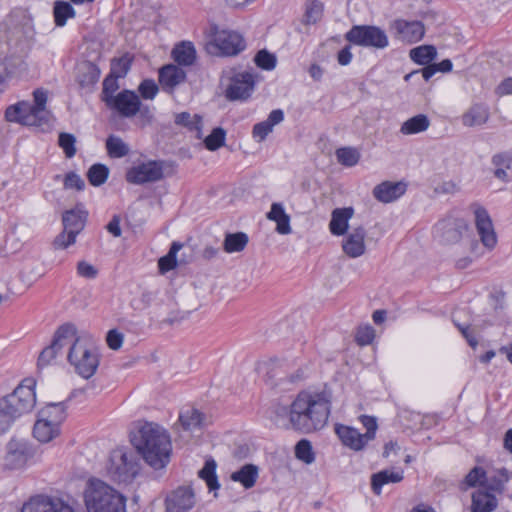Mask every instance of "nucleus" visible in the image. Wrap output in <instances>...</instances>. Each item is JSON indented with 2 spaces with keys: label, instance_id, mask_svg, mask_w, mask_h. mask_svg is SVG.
Here are the masks:
<instances>
[{
  "label": "nucleus",
  "instance_id": "nucleus-1",
  "mask_svg": "<svg viewBox=\"0 0 512 512\" xmlns=\"http://www.w3.org/2000/svg\"><path fill=\"white\" fill-rule=\"evenodd\" d=\"M330 403V395L325 391L319 393L302 391L289 408L279 407L276 413L288 416L294 430L310 433L324 427L330 414Z\"/></svg>",
  "mask_w": 512,
  "mask_h": 512
},
{
  "label": "nucleus",
  "instance_id": "nucleus-2",
  "mask_svg": "<svg viewBox=\"0 0 512 512\" xmlns=\"http://www.w3.org/2000/svg\"><path fill=\"white\" fill-rule=\"evenodd\" d=\"M132 442L145 462L154 469H162L169 463L172 451L170 435L159 424L143 423Z\"/></svg>",
  "mask_w": 512,
  "mask_h": 512
},
{
  "label": "nucleus",
  "instance_id": "nucleus-3",
  "mask_svg": "<svg viewBox=\"0 0 512 512\" xmlns=\"http://www.w3.org/2000/svg\"><path fill=\"white\" fill-rule=\"evenodd\" d=\"M34 103L21 101L7 107L5 119L8 122L25 126H34L42 131L50 130L53 126V115L46 108L47 91L36 89L33 92Z\"/></svg>",
  "mask_w": 512,
  "mask_h": 512
},
{
  "label": "nucleus",
  "instance_id": "nucleus-4",
  "mask_svg": "<svg viewBox=\"0 0 512 512\" xmlns=\"http://www.w3.org/2000/svg\"><path fill=\"white\" fill-rule=\"evenodd\" d=\"M35 381L24 379L12 393L0 399V434L6 433L14 421L29 413L36 404Z\"/></svg>",
  "mask_w": 512,
  "mask_h": 512
},
{
  "label": "nucleus",
  "instance_id": "nucleus-5",
  "mask_svg": "<svg viewBox=\"0 0 512 512\" xmlns=\"http://www.w3.org/2000/svg\"><path fill=\"white\" fill-rule=\"evenodd\" d=\"M84 502L88 512H126V497L97 478L87 481Z\"/></svg>",
  "mask_w": 512,
  "mask_h": 512
},
{
  "label": "nucleus",
  "instance_id": "nucleus-6",
  "mask_svg": "<svg viewBox=\"0 0 512 512\" xmlns=\"http://www.w3.org/2000/svg\"><path fill=\"white\" fill-rule=\"evenodd\" d=\"M67 345V359L75 371L85 379L92 377L99 365V354L92 338L78 336L72 325V336Z\"/></svg>",
  "mask_w": 512,
  "mask_h": 512
},
{
  "label": "nucleus",
  "instance_id": "nucleus-7",
  "mask_svg": "<svg viewBox=\"0 0 512 512\" xmlns=\"http://www.w3.org/2000/svg\"><path fill=\"white\" fill-rule=\"evenodd\" d=\"M66 419V407L63 402L49 403L38 414L33 427L34 437L42 443H48L60 434V426Z\"/></svg>",
  "mask_w": 512,
  "mask_h": 512
},
{
  "label": "nucleus",
  "instance_id": "nucleus-8",
  "mask_svg": "<svg viewBox=\"0 0 512 512\" xmlns=\"http://www.w3.org/2000/svg\"><path fill=\"white\" fill-rule=\"evenodd\" d=\"M139 472V464L132 452L115 450L111 453L107 473L119 483L131 482Z\"/></svg>",
  "mask_w": 512,
  "mask_h": 512
},
{
  "label": "nucleus",
  "instance_id": "nucleus-9",
  "mask_svg": "<svg viewBox=\"0 0 512 512\" xmlns=\"http://www.w3.org/2000/svg\"><path fill=\"white\" fill-rule=\"evenodd\" d=\"M345 39L357 46L383 49L388 46L386 33L377 26L355 25L346 34Z\"/></svg>",
  "mask_w": 512,
  "mask_h": 512
},
{
  "label": "nucleus",
  "instance_id": "nucleus-10",
  "mask_svg": "<svg viewBox=\"0 0 512 512\" xmlns=\"http://www.w3.org/2000/svg\"><path fill=\"white\" fill-rule=\"evenodd\" d=\"M255 88V75L249 71L235 73L226 88L225 97L230 101L247 100Z\"/></svg>",
  "mask_w": 512,
  "mask_h": 512
},
{
  "label": "nucleus",
  "instance_id": "nucleus-11",
  "mask_svg": "<svg viewBox=\"0 0 512 512\" xmlns=\"http://www.w3.org/2000/svg\"><path fill=\"white\" fill-rule=\"evenodd\" d=\"M21 512H75L74 509L61 498L48 495L32 496L22 506Z\"/></svg>",
  "mask_w": 512,
  "mask_h": 512
},
{
  "label": "nucleus",
  "instance_id": "nucleus-12",
  "mask_svg": "<svg viewBox=\"0 0 512 512\" xmlns=\"http://www.w3.org/2000/svg\"><path fill=\"white\" fill-rule=\"evenodd\" d=\"M163 177V166L158 161L140 163L130 168L126 174V180L131 184L141 185L157 182Z\"/></svg>",
  "mask_w": 512,
  "mask_h": 512
},
{
  "label": "nucleus",
  "instance_id": "nucleus-13",
  "mask_svg": "<svg viewBox=\"0 0 512 512\" xmlns=\"http://www.w3.org/2000/svg\"><path fill=\"white\" fill-rule=\"evenodd\" d=\"M139 96L131 90H122L115 97H109L106 100V106L116 111L121 117L132 118L137 115L139 110Z\"/></svg>",
  "mask_w": 512,
  "mask_h": 512
},
{
  "label": "nucleus",
  "instance_id": "nucleus-14",
  "mask_svg": "<svg viewBox=\"0 0 512 512\" xmlns=\"http://www.w3.org/2000/svg\"><path fill=\"white\" fill-rule=\"evenodd\" d=\"M72 336V324H64L55 332L54 339L50 346L42 350L38 358V366L45 367L69 344Z\"/></svg>",
  "mask_w": 512,
  "mask_h": 512
},
{
  "label": "nucleus",
  "instance_id": "nucleus-15",
  "mask_svg": "<svg viewBox=\"0 0 512 512\" xmlns=\"http://www.w3.org/2000/svg\"><path fill=\"white\" fill-rule=\"evenodd\" d=\"M213 43L219 53L225 56H234L245 49L244 38L235 31L219 30L215 32Z\"/></svg>",
  "mask_w": 512,
  "mask_h": 512
},
{
  "label": "nucleus",
  "instance_id": "nucleus-16",
  "mask_svg": "<svg viewBox=\"0 0 512 512\" xmlns=\"http://www.w3.org/2000/svg\"><path fill=\"white\" fill-rule=\"evenodd\" d=\"M475 224L482 244L492 250L497 244V236L494 231L492 220L485 208L480 205H473Z\"/></svg>",
  "mask_w": 512,
  "mask_h": 512
},
{
  "label": "nucleus",
  "instance_id": "nucleus-17",
  "mask_svg": "<svg viewBox=\"0 0 512 512\" xmlns=\"http://www.w3.org/2000/svg\"><path fill=\"white\" fill-rule=\"evenodd\" d=\"M196 503L195 494L190 487H178L165 500L166 512H187Z\"/></svg>",
  "mask_w": 512,
  "mask_h": 512
},
{
  "label": "nucleus",
  "instance_id": "nucleus-18",
  "mask_svg": "<svg viewBox=\"0 0 512 512\" xmlns=\"http://www.w3.org/2000/svg\"><path fill=\"white\" fill-rule=\"evenodd\" d=\"M342 240V250L350 258H358L366 252V230L363 226L354 227Z\"/></svg>",
  "mask_w": 512,
  "mask_h": 512
},
{
  "label": "nucleus",
  "instance_id": "nucleus-19",
  "mask_svg": "<svg viewBox=\"0 0 512 512\" xmlns=\"http://www.w3.org/2000/svg\"><path fill=\"white\" fill-rule=\"evenodd\" d=\"M28 457L29 452L26 443L11 439L6 447L4 466L10 470L23 468L27 463Z\"/></svg>",
  "mask_w": 512,
  "mask_h": 512
},
{
  "label": "nucleus",
  "instance_id": "nucleus-20",
  "mask_svg": "<svg viewBox=\"0 0 512 512\" xmlns=\"http://www.w3.org/2000/svg\"><path fill=\"white\" fill-rule=\"evenodd\" d=\"M393 28L395 29L396 36L399 40L410 44L420 41L425 34L423 23L416 20H396L393 23Z\"/></svg>",
  "mask_w": 512,
  "mask_h": 512
},
{
  "label": "nucleus",
  "instance_id": "nucleus-21",
  "mask_svg": "<svg viewBox=\"0 0 512 512\" xmlns=\"http://www.w3.org/2000/svg\"><path fill=\"white\" fill-rule=\"evenodd\" d=\"M335 432L342 444L354 451L363 450L368 443L365 436L353 427L337 424L335 426Z\"/></svg>",
  "mask_w": 512,
  "mask_h": 512
},
{
  "label": "nucleus",
  "instance_id": "nucleus-22",
  "mask_svg": "<svg viewBox=\"0 0 512 512\" xmlns=\"http://www.w3.org/2000/svg\"><path fill=\"white\" fill-rule=\"evenodd\" d=\"M406 191V185L402 182L385 181L373 189V196L380 202L390 203L400 198Z\"/></svg>",
  "mask_w": 512,
  "mask_h": 512
},
{
  "label": "nucleus",
  "instance_id": "nucleus-23",
  "mask_svg": "<svg viewBox=\"0 0 512 512\" xmlns=\"http://www.w3.org/2000/svg\"><path fill=\"white\" fill-rule=\"evenodd\" d=\"M489 118V107L484 103H474L463 113L461 122L465 127H476L486 124Z\"/></svg>",
  "mask_w": 512,
  "mask_h": 512
},
{
  "label": "nucleus",
  "instance_id": "nucleus-24",
  "mask_svg": "<svg viewBox=\"0 0 512 512\" xmlns=\"http://www.w3.org/2000/svg\"><path fill=\"white\" fill-rule=\"evenodd\" d=\"M186 79V72L173 64L163 66L159 70V82L166 91H172L177 85Z\"/></svg>",
  "mask_w": 512,
  "mask_h": 512
},
{
  "label": "nucleus",
  "instance_id": "nucleus-25",
  "mask_svg": "<svg viewBox=\"0 0 512 512\" xmlns=\"http://www.w3.org/2000/svg\"><path fill=\"white\" fill-rule=\"evenodd\" d=\"M354 215L352 207L336 208L331 213L329 229L335 236H343L347 233L349 220Z\"/></svg>",
  "mask_w": 512,
  "mask_h": 512
},
{
  "label": "nucleus",
  "instance_id": "nucleus-26",
  "mask_svg": "<svg viewBox=\"0 0 512 512\" xmlns=\"http://www.w3.org/2000/svg\"><path fill=\"white\" fill-rule=\"evenodd\" d=\"M26 69L22 57L11 55L0 61V85L6 83L14 76Z\"/></svg>",
  "mask_w": 512,
  "mask_h": 512
},
{
  "label": "nucleus",
  "instance_id": "nucleus-27",
  "mask_svg": "<svg viewBox=\"0 0 512 512\" xmlns=\"http://www.w3.org/2000/svg\"><path fill=\"white\" fill-rule=\"evenodd\" d=\"M86 217V212L80 209L68 210L62 217L63 228L71 232V236H77L85 227ZM71 240H73V237H71Z\"/></svg>",
  "mask_w": 512,
  "mask_h": 512
},
{
  "label": "nucleus",
  "instance_id": "nucleus-28",
  "mask_svg": "<svg viewBox=\"0 0 512 512\" xmlns=\"http://www.w3.org/2000/svg\"><path fill=\"white\" fill-rule=\"evenodd\" d=\"M101 71L92 62L86 61L77 67V82L82 88L93 87L100 78Z\"/></svg>",
  "mask_w": 512,
  "mask_h": 512
},
{
  "label": "nucleus",
  "instance_id": "nucleus-29",
  "mask_svg": "<svg viewBox=\"0 0 512 512\" xmlns=\"http://www.w3.org/2000/svg\"><path fill=\"white\" fill-rule=\"evenodd\" d=\"M284 119V113L281 109H275L270 112L267 120L259 122L253 127V137L258 141H263L269 133L272 132L273 127L281 123Z\"/></svg>",
  "mask_w": 512,
  "mask_h": 512
},
{
  "label": "nucleus",
  "instance_id": "nucleus-30",
  "mask_svg": "<svg viewBox=\"0 0 512 512\" xmlns=\"http://www.w3.org/2000/svg\"><path fill=\"white\" fill-rule=\"evenodd\" d=\"M403 480L402 471L382 470L371 476V489L376 495H380L382 487L389 483H399Z\"/></svg>",
  "mask_w": 512,
  "mask_h": 512
},
{
  "label": "nucleus",
  "instance_id": "nucleus-31",
  "mask_svg": "<svg viewBox=\"0 0 512 512\" xmlns=\"http://www.w3.org/2000/svg\"><path fill=\"white\" fill-rule=\"evenodd\" d=\"M266 217L276 222V231L279 234L287 235L291 233L290 216L285 212L281 203H273Z\"/></svg>",
  "mask_w": 512,
  "mask_h": 512
},
{
  "label": "nucleus",
  "instance_id": "nucleus-32",
  "mask_svg": "<svg viewBox=\"0 0 512 512\" xmlns=\"http://www.w3.org/2000/svg\"><path fill=\"white\" fill-rule=\"evenodd\" d=\"M497 505L496 497L489 492L478 490L472 495L471 512H492Z\"/></svg>",
  "mask_w": 512,
  "mask_h": 512
},
{
  "label": "nucleus",
  "instance_id": "nucleus-33",
  "mask_svg": "<svg viewBox=\"0 0 512 512\" xmlns=\"http://www.w3.org/2000/svg\"><path fill=\"white\" fill-rule=\"evenodd\" d=\"M230 478L234 482L241 483L244 488L250 489L257 481L258 467L254 464H245L238 471L233 472Z\"/></svg>",
  "mask_w": 512,
  "mask_h": 512
},
{
  "label": "nucleus",
  "instance_id": "nucleus-34",
  "mask_svg": "<svg viewBox=\"0 0 512 512\" xmlns=\"http://www.w3.org/2000/svg\"><path fill=\"white\" fill-rule=\"evenodd\" d=\"M174 122L183 126L189 131L196 132V138H202V117L198 114L191 115L189 112H181L175 115Z\"/></svg>",
  "mask_w": 512,
  "mask_h": 512
},
{
  "label": "nucleus",
  "instance_id": "nucleus-35",
  "mask_svg": "<svg viewBox=\"0 0 512 512\" xmlns=\"http://www.w3.org/2000/svg\"><path fill=\"white\" fill-rule=\"evenodd\" d=\"M204 419V415L195 408L183 409L179 414V422L183 429L188 431L202 427Z\"/></svg>",
  "mask_w": 512,
  "mask_h": 512
},
{
  "label": "nucleus",
  "instance_id": "nucleus-36",
  "mask_svg": "<svg viewBox=\"0 0 512 512\" xmlns=\"http://www.w3.org/2000/svg\"><path fill=\"white\" fill-rule=\"evenodd\" d=\"M429 126V118L425 114H418L403 122L400 127V132L403 135L418 134L426 131Z\"/></svg>",
  "mask_w": 512,
  "mask_h": 512
},
{
  "label": "nucleus",
  "instance_id": "nucleus-37",
  "mask_svg": "<svg viewBox=\"0 0 512 512\" xmlns=\"http://www.w3.org/2000/svg\"><path fill=\"white\" fill-rule=\"evenodd\" d=\"M172 55L179 65L190 66L196 59V50L191 42H182L173 49Z\"/></svg>",
  "mask_w": 512,
  "mask_h": 512
},
{
  "label": "nucleus",
  "instance_id": "nucleus-38",
  "mask_svg": "<svg viewBox=\"0 0 512 512\" xmlns=\"http://www.w3.org/2000/svg\"><path fill=\"white\" fill-rule=\"evenodd\" d=\"M410 58L419 65H427L437 56L433 45H422L410 50Z\"/></svg>",
  "mask_w": 512,
  "mask_h": 512
},
{
  "label": "nucleus",
  "instance_id": "nucleus-39",
  "mask_svg": "<svg viewBox=\"0 0 512 512\" xmlns=\"http://www.w3.org/2000/svg\"><path fill=\"white\" fill-rule=\"evenodd\" d=\"M248 241V236L244 232L229 233L225 236L223 247L227 253L240 252L244 250Z\"/></svg>",
  "mask_w": 512,
  "mask_h": 512
},
{
  "label": "nucleus",
  "instance_id": "nucleus-40",
  "mask_svg": "<svg viewBox=\"0 0 512 512\" xmlns=\"http://www.w3.org/2000/svg\"><path fill=\"white\" fill-rule=\"evenodd\" d=\"M216 462L213 459L206 460L203 468L198 472V475L203 479L210 491H215L220 488L218 478L216 475Z\"/></svg>",
  "mask_w": 512,
  "mask_h": 512
},
{
  "label": "nucleus",
  "instance_id": "nucleus-41",
  "mask_svg": "<svg viewBox=\"0 0 512 512\" xmlns=\"http://www.w3.org/2000/svg\"><path fill=\"white\" fill-rule=\"evenodd\" d=\"M53 15L56 26L62 27L68 19L75 17L76 12L70 3L56 1L54 3Z\"/></svg>",
  "mask_w": 512,
  "mask_h": 512
},
{
  "label": "nucleus",
  "instance_id": "nucleus-42",
  "mask_svg": "<svg viewBox=\"0 0 512 512\" xmlns=\"http://www.w3.org/2000/svg\"><path fill=\"white\" fill-rule=\"evenodd\" d=\"M106 150L111 158H122L129 154L130 148L120 137L110 135L106 139Z\"/></svg>",
  "mask_w": 512,
  "mask_h": 512
},
{
  "label": "nucleus",
  "instance_id": "nucleus-43",
  "mask_svg": "<svg viewBox=\"0 0 512 512\" xmlns=\"http://www.w3.org/2000/svg\"><path fill=\"white\" fill-rule=\"evenodd\" d=\"M182 247L181 243L173 242L169 252L158 260V268L161 274H165L177 266L176 255Z\"/></svg>",
  "mask_w": 512,
  "mask_h": 512
},
{
  "label": "nucleus",
  "instance_id": "nucleus-44",
  "mask_svg": "<svg viewBox=\"0 0 512 512\" xmlns=\"http://www.w3.org/2000/svg\"><path fill=\"white\" fill-rule=\"evenodd\" d=\"M512 479V472L505 468L499 469L493 476L487 477L486 488L494 492H502L504 485Z\"/></svg>",
  "mask_w": 512,
  "mask_h": 512
},
{
  "label": "nucleus",
  "instance_id": "nucleus-45",
  "mask_svg": "<svg viewBox=\"0 0 512 512\" xmlns=\"http://www.w3.org/2000/svg\"><path fill=\"white\" fill-rule=\"evenodd\" d=\"M109 176V169L104 164H93L88 172L87 178L91 185L93 186H101L104 184Z\"/></svg>",
  "mask_w": 512,
  "mask_h": 512
},
{
  "label": "nucleus",
  "instance_id": "nucleus-46",
  "mask_svg": "<svg viewBox=\"0 0 512 512\" xmlns=\"http://www.w3.org/2000/svg\"><path fill=\"white\" fill-rule=\"evenodd\" d=\"M336 157L340 164L352 167L358 163L360 154L355 148L344 147L336 150Z\"/></svg>",
  "mask_w": 512,
  "mask_h": 512
},
{
  "label": "nucleus",
  "instance_id": "nucleus-47",
  "mask_svg": "<svg viewBox=\"0 0 512 512\" xmlns=\"http://www.w3.org/2000/svg\"><path fill=\"white\" fill-rule=\"evenodd\" d=\"M324 6L318 0H312L306 5L305 24H315L323 16Z\"/></svg>",
  "mask_w": 512,
  "mask_h": 512
},
{
  "label": "nucleus",
  "instance_id": "nucleus-48",
  "mask_svg": "<svg viewBox=\"0 0 512 512\" xmlns=\"http://www.w3.org/2000/svg\"><path fill=\"white\" fill-rule=\"evenodd\" d=\"M225 137L226 132L223 128H214L204 140L205 147L210 151H215L225 144Z\"/></svg>",
  "mask_w": 512,
  "mask_h": 512
},
{
  "label": "nucleus",
  "instance_id": "nucleus-49",
  "mask_svg": "<svg viewBox=\"0 0 512 512\" xmlns=\"http://www.w3.org/2000/svg\"><path fill=\"white\" fill-rule=\"evenodd\" d=\"M463 483L468 487H475L477 485H481L486 488V483H487L486 471L482 467H479V466L474 467L466 475V477L463 480Z\"/></svg>",
  "mask_w": 512,
  "mask_h": 512
},
{
  "label": "nucleus",
  "instance_id": "nucleus-50",
  "mask_svg": "<svg viewBox=\"0 0 512 512\" xmlns=\"http://www.w3.org/2000/svg\"><path fill=\"white\" fill-rule=\"evenodd\" d=\"M295 455L299 460H302L307 464H310L315 460L311 443L306 439H302L296 444Z\"/></svg>",
  "mask_w": 512,
  "mask_h": 512
},
{
  "label": "nucleus",
  "instance_id": "nucleus-51",
  "mask_svg": "<svg viewBox=\"0 0 512 512\" xmlns=\"http://www.w3.org/2000/svg\"><path fill=\"white\" fill-rule=\"evenodd\" d=\"M58 144L63 149L67 158H72L76 154V138L73 134L62 132L59 134Z\"/></svg>",
  "mask_w": 512,
  "mask_h": 512
},
{
  "label": "nucleus",
  "instance_id": "nucleus-52",
  "mask_svg": "<svg viewBox=\"0 0 512 512\" xmlns=\"http://www.w3.org/2000/svg\"><path fill=\"white\" fill-rule=\"evenodd\" d=\"M118 79L119 77L111 73H109V75H107L104 79L101 98L105 104L109 97L116 96L115 92L119 89Z\"/></svg>",
  "mask_w": 512,
  "mask_h": 512
},
{
  "label": "nucleus",
  "instance_id": "nucleus-53",
  "mask_svg": "<svg viewBox=\"0 0 512 512\" xmlns=\"http://www.w3.org/2000/svg\"><path fill=\"white\" fill-rule=\"evenodd\" d=\"M130 66L131 59L127 55L118 59H113L111 62L110 73L119 78L125 77L130 69Z\"/></svg>",
  "mask_w": 512,
  "mask_h": 512
},
{
  "label": "nucleus",
  "instance_id": "nucleus-54",
  "mask_svg": "<svg viewBox=\"0 0 512 512\" xmlns=\"http://www.w3.org/2000/svg\"><path fill=\"white\" fill-rule=\"evenodd\" d=\"M276 57L274 54L266 50H260L255 56V63L258 67L264 70H272L276 66Z\"/></svg>",
  "mask_w": 512,
  "mask_h": 512
},
{
  "label": "nucleus",
  "instance_id": "nucleus-55",
  "mask_svg": "<svg viewBox=\"0 0 512 512\" xmlns=\"http://www.w3.org/2000/svg\"><path fill=\"white\" fill-rule=\"evenodd\" d=\"M138 91L142 98L146 100H153L156 97L159 88L154 80L145 79L140 83Z\"/></svg>",
  "mask_w": 512,
  "mask_h": 512
},
{
  "label": "nucleus",
  "instance_id": "nucleus-56",
  "mask_svg": "<svg viewBox=\"0 0 512 512\" xmlns=\"http://www.w3.org/2000/svg\"><path fill=\"white\" fill-rule=\"evenodd\" d=\"M375 337V331L372 326L367 325L363 327H359L356 332V342L361 345H368L370 344Z\"/></svg>",
  "mask_w": 512,
  "mask_h": 512
},
{
  "label": "nucleus",
  "instance_id": "nucleus-57",
  "mask_svg": "<svg viewBox=\"0 0 512 512\" xmlns=\"http://www.w3.org/2000/svg\"><path fill=\"white\" fill-rule=\"evenodd\" d=\"M360 421L362 425L366 428V433L363 435L367 439V441H371L375 438L376 430H377V422L376 419L372 416L362 415L360 417Z\"/></svg>",
  "mask_w": 512,
  "mask_h": 512
},
{
  "label": "nucleus",
  "instance_id": "nucleus-58",
  "mask_svg": "<svg viewBox=\"0 0 512 512\" xmlns=\"http://www.w3.org/2000/svg\"><path fill=\"white\" fill-rule=\"evenodd\" d=\"M71 237V232H68L63 228L62 233H60L53 241L54 248L66 249L69 246L73 245L76 241L77 236H73V240H71Z\"/></svg>",
  "mask_w": 512,
  "mask_h": 512
},
{
  "label": "nucleus",
  "instance_id": "nucleus-59",
  "mask_svg": "<svg viewBox=\"0 0 512 512\" xmlns=\"http://www.w3.org/2000/svg\"><path fill=\"white\" fill-rule=\"evenodd\" d=\"M64 187L66 189L75 188L76 190L81 191L85 187V182L78 174L69 172L64 178Z\"/></svg>",
  "mask_w": 512,
  "mask_h": 512
},
{
  "label": "nucleus",
  "instance_id": "nucleus-60",
  "mask_svg": "<svg viewBox=\"0 0 512 512\" xmlns=\"http://www.w3.org/2000/svg\"><path fill=\"white\" fill-rule=\"evenodd\" d=\"M77 273L81 277L94 279L97 277L98 270L86 261H79L77 264Z\"/></svg>",
  "mask_w": 512,
  "mask_h": 512
},
{
  "label": "nucleus",
  "instance_id": "nucleus-61",
  "mask_svg": "<svg viewBox=\"0 0 512 512\" xmlns=\"http://www.w3.org/2000/svg\"><path fill=\"white\" fill-rule=\"evenodd\" d=\"M492 163L497 168L509 169L512 163V156L506 152L495 154L492 158Z\"/></svg>",
  "mask_w": 512,
  "mask_h": 512
},
{
  "label": "nucleus",
  "instance_id": "nucleus-62",
  "mask_svg": "<svg viewBox=\"0 0 512 512\" xmlns=\"http://www.w3.org/2000/svg\"><path fill=\"white\" fill-rule=\"evenodd\" d=\"M107 344L109 348L113 350H117L122 346L123 343V335L116 330H110L107 333L106 337Z\"/></svg>",
  "mask_w": 512,
  "mask_h": 512
},
{
  "label": "nucleus",
  "instance_id": "nucleus-63",
  "mask_svg": "<svg viewBox=\"0 0 512 512\" xmlns=\"http://www.w3.org/2000/svg\"><path fill=\"white\" fill-rule=\"evenodd\" d=\"M120 222V217L118 215H114L106 226L107 231L111 233L114 237L121 236L122 230L120 227Z\"/></svg>",
  "mask_w": 512,
  "mask_h": 512
},
{
  "label": "nucleus",
  "instance_id": "nucleus-64",
  "mask_svg": "<svg viewBox=\"0 0 512 512\" xmlns=\"http://www.w3.org/2000/svg\"><path fill=\"white\" fill-rule=\"evenodd\" d=\"M137 115H139V118L143 120L146 123H149L153 119V110L148 105H143L140 102L139 110L137 111Z\"/></svg>",
  "mask_w": 512,
  "mask_h": 512
}]
</instances>
